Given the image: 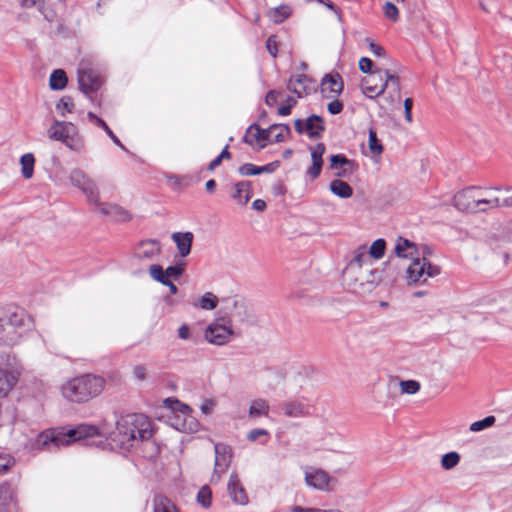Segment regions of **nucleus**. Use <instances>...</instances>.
Listing matches in <instances>:
<instances>
[{"label": "nucleus", "instance_id": "obj_40", "mask_svg": "<svg viewBox=\"0 0 512 512\" xmlns=\"http://www.w3.org/2000/svg\"><path fill=\"white\" fill-rule=\"evenodd\" d=\"M70 180H71V183L73 184V186L81 189L91 179L87 176V174L83 170L74 169L70 173Z\"/></svg>", "mask_w": 512, "mask_h": 512}, {"label": "nucleus", "instance_id": "obj_15", "mask_svg": "<svg viewBox=\"0 0 512 512\" xmlns=\"http://www.w3.org/2000/svg\"><path fill=\"white\" fill-rule=\"evenodd\" d=\"M215 452V461H214V470L211 481L216 479L220 480L221 475L225 473L231 463L232 459V450L231 448L224 443H216L214 445Z\"/></svg>", "mask_w": 512, "mask_h": 512}, {"label": "nucleus", "instance_id": "obj_59", "mask_svg": "<svg viewBox=\"0 0 512 512\" xmlns=\"http://www.w3.org/2000/svg\"><path fill=\"white\" fill-rule=\"evenodd\" d=\"M286 101H291V104H284L278 108V114L280 116H288L291 113L292 108L297 104L296 99L288 96Z\"/></svg>", "mask_w": 512, "mask_h": 512}, {"label": "nucleus", "instance_id": "obj_42", "mask_svg": "<svg viewBox=\"0 0 512 512\" xmlns=\"http://www.w3.org/2000/svg\"><path fill=\"white\" fill-rule=\"evenodd\" d=\"M460 461V455L457 452H449L442 456L441 466L445 470H450L458 465Z\"/></svg>", "mask_w": 512, "mask_h": 512}, {"label": "nucleus", "instance_id": "obj_52", "mask_svg": "<svg viewBox=\"0 0 512 512\" xmlns=\"http://www.w3.org/2000/svg\"><path fill=\"white\" fill-rule=\"evenodd\" d=\"M265 46L271 57L276 58L278 53V46L275 35H270L267 38Z\"/></svg>", "mask_w": 512, "mask_h": 512}, {"label": "nucleus", "instance_id": "obj_49", "mask_svg": "<svg viewBox=\"0 0 512 512\" xmlns=\"http://www.w3.org/2000/svg\"><path fill=\"white\" fill-rule=\"evenodd\" d=\"M383 13L385 17L392 22H396L399 19V10L392 2L385 3Z\"/></svg>", "mask_w": 512, "mask_h": 512}, {"label": "nucleus", "instance_id": "obj_53", "mask_svg": "<svg viewBox=\"0 0 512 512\" xmlns=\"http://www.w3.org/2000/svg\"><path fill=\"white\" fill-rule=\"evenodd\" d=\"M87 118L91 123H93L94 125H96L97 127L101 128V129H103L104 131L106 129H108V127H109L108 124L106 123V121L103 118L96 115L94 112L89 111L87 113Z\"/></svg>", "mask_w": 512, "mask_h": 512}, {"label": "nucleus", "instance_id": "obj_4", "mask_svg": "<svg viewBox=\"0 0 512 512\" xmlns=\"http://www.w3.org/2000/svg\"><path fill=\"white\" fill-rule=\"evenodd\" d=\"M98 435V428L93 425L82 424L65 433L56 431H45L38 435L37 445L39 448L67 446L72 442Z\"/></svg>", "mask_w": 512, "mask_h": 512}, {"label": "nucleus", "instance_id": "obj_22", "mask_svg": "<svg viewBox=\"0 0 512 512\" xmlns=\"http://www.w3.org/2000/svg\"><path fill=\"white\" fill-rule=\"evenodd\" d=\"M280 166V161L275 160L263 166H257L252 163H244L238 168V172L242 176H256L262 173H273Z\"/></svg>", "mask_w": 512, "mask_h": 512}, {"label": "nucleus", "instance_id": "obj_6", "mask_svg": "<svg viewBox=\"0 0 512 512\" xmlns=\"http://www.w3.org/2000/svg\"><path fill=\"white\" fill-rule=\"evenodd\" d=\"M48 135L50 139L62 142L72 151L81 152L84 149L83 137L71 122L55 120L48 130Z\"/></svg>", "mask_w": 512, "mask_h": 512}, {"label": "nucleus", "instance_id": "obj_3", "mask_svg": "<svg viewBox=\"0 0 512 512\" xmlns=\"http://www.w3.org/2000/svg\"><path fill=\"white\" fill-rule=\"evenodd\" d=\"M105 380L101 376L86 374L76 377L62 386L63 396L76 403H83L98 396L104 389Z\"/></svg>", "mask_w": 512, "mask_h": 512}, {"label": "nucleus", "instance_id": "obj_46", "mask_svg": "<svg viewBox=\"0 0 512 512\" xmlns=\"http://www.w3.org/2000/svg\"><path fill=\"white\" fill-rule=\"evenodd\" d=\"M495 421H496V418L494 416H487L482 420L473 422L470 425V430L472 432L482 431V430L494 425Z\"/></svg>", "mask_w": 512, "mask_h": 512}, {"label": "nucleus", "instance_id": "obj_50", "mask_svg": "<svg viewBox=\"0 0 512 512\" xmlns=\"http://www.w3.org/2000/svg\"><path fill=\"white\" fill-rule=\"evenodd\" d=\"M15 459L9 454H0V475L5 474L15 465Z\"/></svg>", "mask_w": 512, "mask_h": 512}, {"label": "nucleus", "instance_id": "obj_54", "mask_svg": "<svg viewBox=\"0 0 512 512\" xmlns=\"http://www.w3.org/2000/svg\"><path fill=\"white\" fill-rule=\"evenodd\" d=\"M183 264H176L174 266H169L164 272L166 279H169V277H173L177 279L182 273H183Z\"/></svg>", "mask_w": 512, "mask_h": 512}, {"label": "nucleus", "instance_id": "obj_34", "mask_svg": "<svg viewBox=\"0 0 512 512\" xmlns=\"http://www.w3.org/2000/svg\"><path fill=\"white\" fill-rule=\"evenodd\" d=\"M154 512H178L175 504L163 495H156L153 500Z\"/></svg>", "mask_w": 512, "mask_h": 512}, {"label": "nucleus", "instance_id": "obj_13", "mask_svg": "<svg viewBox=\"0 0 512 512\" xmlns=\"http://www.w3.org/2000/svg\"><path fill=\"white\" fill-rule=\"evenodd\" d=\"M305 482L308 486L324 492H330L337 484V479L321 468H312L305 473Z\"/></svg>", "mask_w": 512, "mask_h": 512}, {"label": "nucleus", "instance_id": "obj_11", "mask_svg": "<svg viewBox=\"0 0 512 512\" xmlns=\"http://www.w3.org/2000/svg\"><path fill=\"white\" fill-rule=\"evenodd\" d=\"M433 247L426 243L417 244L399 236L394 246L395 256H432Z\"/></svg>", "mask_w": 512, "mask_h": 512}, {"label": "nucleus", "instance_id": "obj_29", "mask_svg": "<svg viewBox=\"0 0 512 512\" xmlns=\"http://www.w3.org/2000/svg\"><path fill=\"white\" fill-rule=\"evenodd\" d=\"M330 191L341 199H348L353 195L352 187L341 179H334L329 184Z\"/></svg>", "mask_w": 512, "mask_h": 512}, {"label": "nucleus", "instance_id": "obj_14", "mask_svg": "<svg viewBox=\"0 0 512 512\" xmlns=\"http://www.w3.org/2000/svg\"><path fill=\"white\" fill-rule=\"evenodd\" d=\"M223 312L225 316L221 318L222 321L231 323L232 320L243 322L247 316V307L243 299L237 296L227 297L222 299Z\"/></svg>", "mask_w": 512, "mask_h": 512}, {"label": "nucleus", "instance_id": "obj_55", "mask_svg": "<svg viewBox=\"0 0 512 512\" xmlns=\"http://www.w3.org/2000/svg\"><path fill=\"white\" fill-rule=\"evenodd\" d=\"M366 41L368 42V46H369L371 53L375 57H385L386 56V51L381 45L375 43L374 41L370 40L369 38H367Z\"/></svg>", "mask_w": 512, "mask_h": 512}, {"label": "nucleus", "instance_id": "obj_56", "mask_svg": "<svg viewBox=\"0 0 512 512\" xmlns=\"http://www.w3.org/2000/svg\"><path fill=\"white\" fill-rule=\"evenodd\" d=\"M334 100L329 102L327 105V110L331 115L340 114L343 111L344 105L342 101L337 98H333Z\"/></svg>", "mask_w": 512, "mask_h": 512}, {"label": "nucleus", "instance_id": "obj_5", "mask_svg": "<svg viewBox=\"0 0 512 512\" xmlns=\"http://www.w3.org/2000/svg\"><path fill=\"white\" fill-rule=\"evenodd\" d=\"M23 310L7 311L0 316V345L14 346L20 342L27 330Z\"/></svg>", "mask_w": 512, "mask_h": 512}, {"label": "nucleus", "instance_id": "obj_10", "mask_svg": "<svg viewBox=\"0 0 512 512\" xmlns=\"http://www.w3.org/2000/svg\"><path fill=\"white\" fill-rule=\"evenodd\" d=\"M223 322L224 323L215 321L207 326L204 331V338L207 342L218 346L225 345L230 342L234 336V331L232 330L230 323H227L226 320Z\"/></svg>", "mask_w": 512, "mask_h": 512}, {"label": "nucleus", "instance_id": "obj_12", "mask_svg": "<svg viewBox=\"0 0 512 512\" xmlns=\"http://www.w3.org/2000/svg\"><path fill=\"white\" fill-rule=\"evenodd\" d=\"M10 355L0 354V397H6L18 382V374L12 369Z\"/></svg>", "mask_w": 512, "mask_h": 512}, {"label": "nucleus", "instance_id": "obj_1", "mask_svg": "<svg viewBox=\"0 0 512 512\" xmlns=\"http://www.w3.org/2000/svg\"><path fill=\"white\" fill-rule=\"evenodd\" d=\"M380 258H352L342 272V284L350 292L364 295L373 291L382 281L385 269Z\"/></svg>", "mask_w": 512, "mask_h": 512}, {"label": "nucleus", "instance_id": "obj_27", "mask_svg": "<svg viewBox=\"0 0 512 512\" xmlns=\"http://www.w3.org/2000/svg\"><path fill=\"white\" fill-rule=\"evenodd\" d=\"M311 82V78L306 74H299L296 76H292L288 85L287 89L296 94L298 98L303 97V92L306 93L307 91V83Z\"/></svg>", "mask_w": 512, "mask_h": 512}, {"label": "nucleus", "instance_id": "obj_17", "mask_svg": "<svg viewBox=\"0 0 512 512\" xmlns=\"http://www.w3.org/2000/svg\"><path fill=\"white\" fill-rule=\"evenodd\" d=\"M343 88V80L338 73L325 74L321 80V93L324 98H338Z\"/></svg>", "mask_w": 512, "mask_h": 512}, {"label": "nucleus", "instance_id": "obj_30", "mask_svg": "<svg viewBox=\"0 0 512 512\" xmlns=\"http://www.w3.org/2000/svg\"><path fill=\"white\" fill-rule=\"evenodd\" d=\"M68 83L66 72L63 69H55L49 77V87L53 91L63 90Z\"/></svg>", "mask_w": 512, "mask_h": 512}, {"label": "nucleus", "instance_id": "obj_47", "mask_svg": "<svg viewBox=\"0 0 512 512\" xmlns=\"http://www.w3.org/2000/svg\"><path fill=\"white\" fill-rule=\"evenodd\" d=\"M310 152H311V160L312 162H317V163H324L323 161V155L326 151V146L324 143L320 142V143H317L315 146L313 147H310Z\"/></svg>", "mask_w": 512, "mask_h": 512}, {"label": "nucleus", "instance_id": "obj_48", "mask_svg": "<svg viewBox=\"0 0 512 512\" xmlns=\"http://www.w3.org/2000/svg\"><path fill=\"white\" fill-rule=\"evenodd\" d=\"M420 383L416 380H404L400 382V388L403 393L413 395L420 390Z\"/></svg>", "mask_w": 512, "mask_h": 512}, {"label": "nucleus", "instance_id": "obj_33", "mask_svg": "<svg viewBox=\"0 0 512 512\" xmlns=\"http://www.w3.org/2000/svg\"><path fill=\"white\" fill-rule=\"evenodd\" d=\"M329 168L331 170H337L343 168L344 166H348L350 169H353L357 166L354 160L348 159L344 154H332L329 157Z\"/></svg>", "mask_w": 512, "mask_h": 512}, {"label": "nucleus", "instance_id": "obj_18", "mask_svg": "<svg viewBox=\"0 0 512 512\" xmlns=\"http://www.w3.org/2000/svg\"><path fill=\"white\" fill-rule=\"evenodd\" d=\"M478 187L470 186L457 192L453 197V204L459 211L475 213V191Z\"/></svg>", "mask_w": 512, "mask_h": 512}, {"label": "nucleus", "instance_id": "obj_61", "mask_svg": "<svg viewBox=\"0 0 512 512\" xmlns=\"http://www.w3.org/2000/svg\"><path fill=\"white\" fill-rule=\"evenodd\" d=\"M489 209L488 198H475V213L486 212Z\"/></svg>", "mask_w": 512, "mask_h": 512}, {"label": "nucleus", "instance_id": "obj_26", "mask_svg": "<svg viewBox=\"0 0 512 512\" xmlns=\"http://www.w3.org/2000/svg\"><path fill=\"white\" fill-rule=\"evenodd\" d=\"M101 214L109 216L115 221H127L131 218L129 212L116 204H101Z\"/></svg>", "mask_w": 512, "mask_h": 512}, {"label": "nucleus", "instance_id": "obj_35", "mask_svg": "<svg viewBox=\"0 0 512 512\" xmlns=\"http://www.w3.org/2000/svg\"><path fill=\"white\" fill-rule=\"evenodd\" d=\"M21 173L25 179H30L34 173L35 157L32 153L20 157Z\"/></svg>", "mask_w": 512, "mask_h": 512}, {"label": "nucleus", "instance_id": "obj_7", "mask_svg": "<svg viewBox=\"0 0 512 512\" xmlns=\"http://www.w3.org/2000/svg\"><path fill=\"white\" fill-rule=\"evenodd\" d=\"M409 284L425 282L428 277L440 274V268L427 262V258H413V262L406 270Z\"/></svg>", "mask_w": 512, "mask_h": 512}, {"label": "nucleus", "instance_id": "obj_21", "mask_svg": "<svg viewBox=\"0 0 512 512\" xmlns=\"http://www.w3.org/2000/svg\"><path fill=\"white\" fill-rule=\"evenodd\" d=\"M284 415L288 418H305L310 415L308 405L299 400H287L281 405Z\"/></svg>", "mask_w": 512, "mask_h": 512}, {"label": "nucleus", "instance_id": "obj_36", "mask_svg": "<svg viewBox=\"0 0 512 512\" xmlns=\"http://www.w3.org/2000/svg\"><path fill=\"white\" fill-rule=\"evenodd\" d=\"M368 147L373 155H380L384 150L381 140L378 138L377 132L373 127L368 129Z\"/></svg>", "mask_w": 512, "mask_h": 512}, {"label": "nucleus", "instance_id": "obj_44", "mask_svg": "<svg viewBox=\"0 0 512 512\" xmlns=\"http://www.w3.org/2000/svg\"><path fill=\"white\" fill-rule=\"evenodd\" d=\"M74 109V102L70 96H63L56 104V110L64 116L65 113H71Z\"/></svg>", "mask_w": 512, "mask_h": 512}, {"label": "nucleus", "instance_id": "obj_62", "mask_svg": "<svg viewBox=\"0 0 512 512\" xmlns=\"http://www.w3.org/2000/svg\"><path fill=\"white\" fill-rule=\"evenodd\" d=\"M404 115L407 122H412V108H413V100L412 98H406L404 100Z\"/></svg>", "mask_w": 512, "mask_h": 512}, {"label": "nucleus", "instance_id": "obj_60", "mask_svg": "<svg viewBox=\"0 0 512 512\" xmlns=\"http://www.w3.org/2000/svg\"><path fill=\"white\" fill-rule=\"evenodd\" d=\"M323 163L312 162V165L307 169L306 174L311 179H316L320 176L322 171Z\"/></svg>", "mask_w": 512, "mask_h": 512}, {"label": "nucleus", "instance_id": "obj_9", "mask_svg": "<svg viewBox=\"0 0 512 512\" xmlns=\"http://www.w3.org/2000/svg\"><path fill=\"white\" fill-rule=\"evenodd\" d=\"M295 131L299 135H307L310 139H319L325 131V122L322 116L317 114L309 115L305 120L296 119L294 121Z\"/></svg>", "mask_w": 512, "mask_h": 512}, {"label": "nucleus", "instance_id": "obj_51", "mask_svg": "<svg viewBox=\"0 0 512 512\" xmlns=\"http://www.w3.org/2000/svg\"><path fill=\"white\" fill-rule=\"evenodd\" d=\"M512 207V195L504 198L502 201L498 197L489 198V209L498 207Z\"/></svg>", "mask_w": 512, "mask_h": 512}, {"label": "nucleus", "instance_id": "obj_25", "mask_svg": "<svg viewBox=\"0 0 512 512\" xmlns=\"http://www.w3.org/2000/svg\"><path fill=\"white\" fill-rule=\"evenodd\" d=\"M380 82L381 85L377 95L384 94L387 88L395 94H401L400 78L398 75L392 74L389 70H383V80Z\"/></svg>", "mask_w": 512, "mask_h": 512}, {"label": "nucleus", "instance_id": "obj_16", "mask_svg": "<svg viewBox=\"0 0 512 512\" xmlns=\"http://www.w3.org/2000/svg\"><path fill=\"white\" fill-rule=\"evenodd\" d=\"M275 129L285 130L286 135L291 134L290 126L284 123H274L267 128H261L257 123H252L247 128V133H250L252 130H256V133L254 134V139L258 142V148L259 150H261L266 147V143L270 141V134Z\"/></svg>", "mask_w": 512, "mask_h": 512}, {"label": "nucleus", "instance_id": "obj_43", "mask_svg": "<svg viewBox=\"0 0 512 512\" xmlns=\"http://www.w3.org/2000/svg\"><path fill=\"white\" fill-rule=\"evenodd\" d=\"M371 79H363L361 81V89L362 92L370 99H376L380 95H377V91H379L380 86L378 87L377 84H370Z\"/></svg>", "mask_w": 512, "mask_h": 512}, {"label": "nucleus", "instance_id": "obj_45", "mask_svg": "<svg viewBox=\"0 0 512 512\" xmlns=\"http://www.w3.org/2000/svg\"><path fill=\"white\" fill-rule=\"evenodd\" d=\"M386 252V241L383 238H378L372 242L369 247L368 256H384Z\"/></svg>", "mask_w": 512, "mask_h": 512}, {"label": "nucleus", "instance_id": "obj_38", "mask_svg": "<svg viewBox=\"0 0 512 512\" xmlns=\"http://www.w3.org/2000/svg\"><path fill=\"white\" fill-rule=\"evenodd\" d=\"M219 300L216 295L211 292H206L199 300L194 303L195 307H200L203 310H213L217 307Z\"/></svg>", "mask_w": 512, "mask_h": 512}, {"label": "nucleus", "instance_id": "obj_28", "mask_svg": "<svg viewBox=\"0 0 512 512\" xmlns=\"http://www.w3.org/2000/svg\"><path fill=\"white\" fill-rule=\"evenodd\" d=\"M231 197L240 205H245L252 197L251 182L240 181L234 185V192Z\"/></svg>", "mask_w": 512, "mask_h": 512}, {"label": "nucleus", "instance_id": "obj_31", "mask_svg": "<svg viewBox=\"0 0 512 512\" xmlns=\"http://www.w3.org/2000/svg\"><path fill=\"white\" fill-rule=\"evenodd\" d=\"M358 66L362 73L372 76V79L377 77L379 81L383 80V70H374V62L369 57H361Z\"/></svg>", "mask_w": 512, "mask_h": 512}, {"label": "nucleus", "instance_id": "obj_8", "mask_svg": "<svg viewBox=\"0 0 512 512\" xmlns=\"http://www.w3.org/2000/svg\"><path fill=\"white\" fill-rule=\"evenodd\" d=\"M79 90L92 100L91 95L98 92L104 84L102 76L90 67L79 68L77 71Z\"/></svg>", "mask_w": 512, "mask_h": 512}, {"label": "nucleus", "instance_id": "obj_23", "mask_svg": "<svg viewBox=\"0 0 512 512\" xmlns=\"http://www.w3.org/2000/svg\"><path fill=\"white\" fill-rule=\"evenodd\" d=\"M161 253H163V248L159 241L146 239L136 245L133 256H158Z\"/></svg>", "mask_w": 512, "mask_h": 512}, {"label": "nucleus", "instance_id": "obj_20", "mask_svg": "<svg viewBox=\"0 0 512 512\" xmlns=\"http://www.w3.org/2000/svg\"><path fill=\"white\" fill-rule=\"evenodd\" d=\"M16 502V489L9 482L0 484V512H13Z\"/></svg>", "mask_w": 512, "mask_h": 512}, {"label": "nucleus", "instance_id": "obj_39", "mask_svg": "<svg viewBox=\"0 0 512 512\" xmlns=\"http://www.w3.org/2000/svg\"><path fill=\"white\" fill-rule=\"evenodd\" d=\"M196 501L203 508H210L212 504V490L208 485H203L196 496Z\"/></svg>", "mask_w": 512, "mask_h": 512}, {"label": "nucleus", "instance_id": "obj_57", "mask_svg": "<svg viewBox=\"0 0 512 512\" xmlns=\"http://www.w3.org/2000/svg\"><path fill=\"white\" fill-rule=\"evenodd\" d=\"M106 135L112 140V142L118 146L122 151L132 154L129 149L121 142V140L117 137V135L111 130L110 127L104 131Z\"/></svg>", "mask_w": 512, "mask_h": 512}, {"label": "nucleus", "instance_id": "obj_64", "mask_svg": "<svg viewBox=\"0 0 512 512\" xmlns=\"http://www.w3.org/2000/svg\"><path fill=\"white\" fill-rule=\"evenodd\" d=\"M384 100L390 106L399 104L401 101V94H395L391 91H388L387 95L384 97Z\"/></svg>", "mask_w": 512, "mask_h": 512}, {"label": "nucleus", "instance_id": "obj_32", "mask_svg": "<svg viewBox=\"0 0 512 512\" xmlns=\"http://www.w3.org/2000/svg\"><path fill=\"white\" fill-rule=\"evenodd\" d=\"M269 413V403L267 400L259 398L255 399L251 402L249 407V416L252 418H257L261 416H268Z\"/></svg>", "mask_w": 512, "mask_h": 512}, {"label": "nucleus", "instance_id": "obj_2", "mask_svg": "<svg viewBox=\"0 0 512 512\" xmlns=\"http://www.w3.org/2000/svg\"><path fill=\"white\" fill-rule=\"evenodd\" d=\"M151 421L140 413L121 416L116 422V429L111 438L121 447L133 446L135 441H145L152 437Z\"/></svg>", "mask_w": 512, "mask_h": 512}, {"label": "nucleus", "instance_id": "obj_58", "mask_svg": "<svg viewBox=\"0 0 512 512\" xmlns=\"http://www.w3.org/2000/svg\"><path fill=\"white\" fill-rule=\"evenodd\" d=\"M150 273L155 280L161 282L162 284L166 280L165 272L159 265H151Z\"/></svg>", "mask_w": 512, "mask_h": 512}, {"label": "nucleus", "instance_id": "obj_63", "mask_svg": "<svg viewBox=\"0 0 512 512\" xmlns=\"http://www.w3.org/2000/svg\"><path fill=\"white\" fill-rule=\"evenodd\" d=\"M268 435V431L265 430V429H253L251 430L248 435H247V439L249 441H256L257 439H259V437L261 436H267Z\"/></svg>", "mask_w": 512, "mask_h": 512}, {"label": "nucleus", "instance_id": "obj_24", "mask_svg": "<svg viewBox=\"0 0 512 512\" xmlns=\"http://www.w3.org/2000/svg\"><path fill=\"white\" fill-rule=\"evenodd\" d=\"M172 239L175 242L176 247L179 251V256H189L193 241V233L189 231L174 232L172 234Z\"/></svg>", "mask_w": 512, "mask_h": 512}, {"label": "nucleus", "instance_id": "obj_37", "mask_svg": "<svg viewBox=\"0 0 512 512\" xmlns=\"http://www.w3.org/2000/svg\"><path fill=\"white\" fill-rule=\"evenodd\" d=\"M81 190L86 195L89 203L101 206V203L99 202L98 187L93 180L88 181Z\"/></svg>", "mask_w": 512, "mask_h": 512}, {"label": "nucleus", "instance_id": "obj_19", "mask_svg": "<svg viewBox=\"0 0 512 512\" xmlns=\"http://www.w3.org/2000/svg\"><path fill=\"white\" fill-rule=\"evenodd\" d=\"M228 494L231 500L237 505H247L249 502L246 490L240 483V480L236 474H232L227 484Z\"/></svg>", "mask_w": 512, "mask_h": 512}, {"label": "nucleus", "instance_id": "obj_41", "mask_svg": "<svg viewBox=\"0 0 512 512\" xmlns=\"http://www.w3.org/2000/svg\"><path fill=\"white\" fill-rule=\"evenodd\" d=\"M291 14V9L287 5H280L273 10L272 19L274 23L280 24L284 22Z\"/></svg>", "mask_w": 512, "mask_h": 512}]
</instances>
